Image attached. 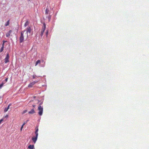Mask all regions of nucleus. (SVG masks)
I'll return each instance as SVG.
<instances>
[{
    "label": "nucleus",
    "mask_w": 149,
    "mask_h": 149,
    "mask_svg": "<svg viewBox=\"0 0 149 149\" xmlns=\"http://www.w3.org/2000/svg\"><path fill=\"white\" fill-rule=\"evenodd\" d=\"M35 111L34 109H32L31 111H29V113L33 114L35 113Z\"/></svg>",
    "instance_id": "obj_11"
},
{
    "label": "nucleus",
    "mask_w": 149,
    "mask_h": 149,
    "mask_svg": "<svg viewBox=\"0 0 149 149\" xmlns=\"http://www.w3.org/2000/svg\"><path fill=\"white\" fill-rule=\"evenodd\" d=\"M6 42V41H5L4 40L3 41V43H4L5 42Z\"/></svg>",
    "instance_id": "obj_26"
},
{
    "label": "nucleus",
    "mask_w": 149,
    "mask_h": 149,
    "mask_svg": "<svg viewBox=\"0 0 149 149\" xmlns=\"http://www.w3.org/2000/svg\"><path fill=\"white\" fill-rule=\"evenodd\" d=\"M40 104H40L39 105L38 109L39 111L38 114L40 116L42 115L43 111V108L41 106Z\"/></svg>",
    "instance_id": "obj_3"
},
{
    "label": "nucleus",
    "mask_w": 149,
    "mask_h": 149,
    "mask_svg": "<svg viewBox=\"0 0 149 149\" xmlns=\"http://www.w3.org/2000/svg\"><path fill=\"white\" fill-rule=\"evenodd\" d=\"M38 82V81H34L30 83L28 85V87L29 88H31L33 87V86L36 83Z\"/></svg>",
    "instance_id": "obj_7"
},
{
    "label": "nucleus",
    "mask_w": 149,
    "mask_h": 149,
    "mask_svg": "<svg viewBox=\"0 0 149 149\" xmlns=\"http://www.w3.org/2000/svg\"><path fill=\"white\" fill-rule=\"evenodd\" d=\"M4 43H3V44H2V47H4Z\"/></svg>",
    "instance_id": "obj_22"
},
{
    "label": "nucleus",
    "mask_w": 149,
    "mask_h": 149,
    "mask_svg": "<svg viewBox=\"0 0 149 149\" xmlns=\"http://www.w3.org/2000/svg\"><path fill=\"white\" fill-rule=\"evenodd\" d=\"M13 31L12 30H10L6 34V36L7 37H9L10 36H12V33Z\"/></svg>",
    "instance_id": "obj_5"
},
{
    "label": "nucleus",
    "mask_w": 149,
    "mask_h": 149,
    "mask_svg": "<svg viewBox=\"0 0 149 149\" xmlns=\"http://www.w3.org/2000/svg\"><path fill=\"white\" fill-rule=\"evenodd\" d=\"M35 106L34 105H33V107H35Z\"/></svg>",
    "instance_id": "obj_29"
},
{
    "label": "nucleus",
    "mask_w": 149,
    "mask_h": 149,
    "mask_svg": "<svg viewBox=\"0 0 149 149\" xmlns=\"http://www.w3.org/2000/svg\"><path fill=\"white\" fill-rule=\"evenodd\" d=\"M26 122H25L23 124H24V125L26 124Z\"/></svg>",
    "instance_id": "obj_28"
},
{
    "label": "nucleus",
    "mask_w": 149,
    "mask_h": 149,
    "mask_svg": "<svg viewBox=\"0 0 149 149\" xmlns=\"http://www.w3.org/2000/svg\"><path fill=\"white\" fill-rule=\"evenodd\" d=\"M27 111V110H24L23 112L22 113V114H24V113H25Z\"/></svg>",
    "instance_id": "obj_19"
},
{
    "label": "nucleus",
    "mask_w": 149,
    "mask_h": 149,
    "mask_svg": "<svg viewBox=\"0 0 149 149\" xmlns=\"http://www.w3.org/2000/svg\"><path fill=\"white\" fill-rule=\"evenodd\" d=\"M23 127L22 126L21 127V129H20L21 131L22 130V129H23Z\"/></svg>",
    "instance_id": "obj_23"
},
{
    "label": "nucleus",
    "mask_w": 149,
    "mask_h": 149,
    "mask_svg": "<svg viewBox=\"0 0 149 149\" xmlns=\"http://www.w3.org/2000/svg\"><path fill=\"white\" fill-rule=\"evenodd\" d=\"M24 125V124H23L22 125V126L23 127V126Z\"/></svg>",
    "instance_id": "obj_27"
},
{
    "label": "nucleus",
    "mask_w": 149,
    "mask_h": 149,
    "mask_svg": "<svg viewBox=\"0 0 149 149\" xmlns=\"http://www.w3.org/2000/svg\"><path fill=\"white\" fill-rule=\"evenodd\" d=\"M46 28V26L45 24V23H43V26L42 27V29L40 32V35L41 36H42L43 34V33Z\"/></svg>",
    "instance_id": "obj_4"
},
{
    "label": "nucleus",
    "mask_w": 149,
    "mask_h": 149,
    "mask_svg": "<svg viewBox=\"0 0 149 149\" xmlns=\"http://www.w3.org/2000/svg\"><path fill=\"white\" fill-rule=\"evenodd\" d=\"M9 54L8 53L7 54L6 57L5 59V63H8V62H9Z\"/></svg>",
    "instance_id": "obj_6"
},
{
    "label": "nucleus",
    "mask_w": 149,
    "mask_h": 149,
    "mask_svg": "<svg viewBox=\"0 0 149 149\" xmlns=\"http://www.w3.org/2000/svg\"><path fill=\"white\" fill-rule=\"evenodd\" d=\"M36 131L35 132V134H36V136L38 137V127H36Z\"/></svg>",
    "instance_id": "obj_8"
},
{
    "label": "nucleus",
    "mask_w": 149,
    "mask_h": 149,
    "mask_svg": "<svg viewBox=\"0 0 149 149\" xmlns=\"http://www.w3.org/2000/svg\"><path fill=\"white\" fill-rule=\"evenodd\" d=\"M4 49V47H1V49H0V53L2 52V51H3Z\"/></svg>",
    "instance_id": "obj_17"
},
{
    "label": "nucleus",
    "mask_w": 149,
    "mask_h": 149,
    "mask_svg": "<svg viewBox=\"0 0 149 149\" xmlns=\"http://www.w3.org/2000/svg\"><path fill=\"white\" fill-rule=\"evenodd\" d=\"M35 78V76L33 75V78L34 79V78Z\"/></svg>",
    "instance_id": "obj_24"
},
{
    "label": "nucleus",
    "mask_w": 149,
    "mask_h": 149,
    "mask_svg": "<svg viewBox=\"0 0 149 149\" xmlns=\"http://www.w3.org/2000/svg\"><path fill=\"white\" fill-rule=\"evenodd\" d=\"M3 119H1L0 120V124H1V122L3 121Z\"/></svg>",
    "instance_id": "obj_20"
},
{
    "label": "nucleus",
    "mask_w": 149,
    "mask_h": 149,
    "mask_svg": "<svg viewBox=\"0 0 149 149\" xmlns=\"http://www.w3.org/2000/svg\"><path fill=\"white\" fill-rule=\"evenodd\" d=\"M48 31H47V32H46V35H47H47H48Z\"/></svg>",
    "instance_id": "obj_25"
},
{
    "label": "nucleus",
    "mask_w": 149,
    "mask_h": 149,
    "mask_svg": "<svg viewBox=\"0 0 149 149\" xmlns=\"http://www.w3.org/2000/svg\"><path fill=\"white\" fill-rule=\"evenodd\" d=\"M25 32V30L21 32V36L19 37V42L20 43L22 42L24 40V33Z\"/></svg>",
    "instance_id": "obj_2"
},
{
    "label": "nucleus",
    "mask_w": 149,
    "mask_h": 149,
    "mask_svg": "<svg viewBox=\"0 0 149 149\" xmlns=\"http://www.w3.org/2000/svg\"><path fill=\"white\" fill-rule=\"evenodd\" d=\"M9 24V20H8L6 23L5 24V26H8Z\"/></svg>",
    "instance_id": "obj_16"
},
{
    "label": "nucleus",
    "mask_w": 149,
    "mask_h": 149,
    "mask_svg": "<svg viewBox=\"0 0 149 149\" xmlns=\"http://www.w3.org/2000/svg\"><path fill=\"white\" fill-rule=\"evenodd\" d=\"M39 64H40V60H38L36 61V64H35V66H36Z\"/></svg>",
    "instance_id": "obj_13"
},
{
    "label": "nucleus",
    "mask_w": 149,
    "mask_h": 149,
    "mask_svg": "<svg viewBox=\"0 0 149 149\" xmlns=\"http://www.w3.org/2000/svg\"><path fill=\"white\" fill-rule=\"evenodd\" d=\"M29 149H34V145H30L28 146Z\"/></svg>",
    "instance_id": "obj_10"
},
{
    "label": "nucleus",
    "mask_w": 149,
    "mask_h": 149,
    "mask_svg": "<svg viewBox=\"0 0 149 149\" xmlns=\"http://www.w3.org/2000/svg\"><path fill=\"white\" fill-rule=\"evenodd\" d=\"M8 80V78H6L5 80V81L6 82Z\"/></svg>",
    "instance_id": "obj_21"
},
{
    "label": "nucleus",
    "mask_w": 149,
    "mask_h": 149,
    "mask_svg": "<svg viewBox=\"0 0 149 149\" xmlns=\"http://www.w3.org/2000/svg\"><path fill=\"white\" fill-rule=\"evenodd\" d=\"M49 12V10L48 9V8H46L45 11V13L46 14H47Z\"/></svg>",
    "instance_id": "obj_15"
},
{
    "label": "nucleus",
    "mask_w": 149,
    "mask_h": 149,
    "mask_svg": "<svg viewBox=\"0 0 149 149\" xmlns=\"http://www.w3.org/2000/svg\"><path fill=\"white\" fill-rule=\"evenodd\" d=\"M11 105V104H9L8 105V107L7 108H5L4 111L5 112H6L8 111V110L9 109L10 106Z\"/></svg>",
    "instance_id": "obj_12"
},
{
    "label": "nucleus",
    "mask_w": 149,
    "mask_h": 149,
    "mask_svg": "<svg viewBox=\"0 0 149 149\" xmlns=\"http://www.w3.org/2000/svg\"><path fill=\"white\" fill-rule=\"evenodd\" d=\"M4 84V83L3 82L1 84H0V89H1L2 87L3 86Z\"/></svg>",
    "instance_id": "obj_18"
},
{
    "label": "nucleus",
    "mask_w": 149,
    "mask_h": 149,
    "mask_svg": "<svg viewBox=\"0 0 149 149\" xmlns=\"http://www.w3.org/2000/svg\"><path fill=\"white\" fill-rule=\"evenodd\" d=\"M32 30V27L31 26H28L26 29V30H25V32L24 34V37L26 40L28 37V33H31Z\"/></svg>",
    "instance_id": "obj_1"
},
{
    "label": "nucleus",
    "mask_w": 149,
    "mask_h": 149,
    "mask_svg": "<svg viewBox=\"0 0 149 149\" xmlns=\"http://www.w3.org/2000/svg\"><path fill=\"white\" fill-rule=\"evenodd\" d=\"M29 23L28 21H26V22L24 24V26L25 27H26L27 26H28L29 25Z\"/></svg>",
    "instance_id": "obj_14"
},
{
    "label": "nucleus",
    "mask_w": 149,
    "mask_h": 149,
    "mask_svg": "<svg viewBox=\"0 0 149 149\" xmlns=\"http://www.w3.org/2000/svg\"><path fill=\"white\" fill-rule=\"evenodd\" d=\"M38 137L36 136L35 137H33L32 138V140L35 143H36V142L37 139Z\"/></svg>",
    "instance_id": "obj_9"
}]
</instances>
